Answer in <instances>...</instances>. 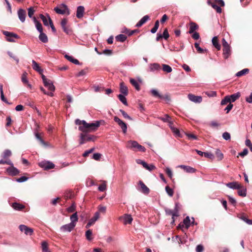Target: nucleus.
Returning a JSON list of instances; mask_svg holds the SVG:
<instances>
[{
	"label": "nucleus",
	"mask_w": 252,
	"mask_h": 252,
	"mask_svg": "<svg viewBox=\"0 0 252 252\" xmlns=\"http://www.w3.org/2000/svg\"><path fill=\"white\" fill-rule=\"evenodd\" d=\"M32 68L37 72L41 73L43 71L39 64L34 60L32 61Z\"/></svg>",
	"instance_id": "7c9ffc66"
},
{
	"label": "nucleus",
	"mask_w": 252,
	"mask_h": 252,
	"mask_svg": "<svg viewBox=\"0 0 252 252\" xmlns=\"http://www.w3.org/2000/svg\"><path fill=\"white\" fill-rule=\"evenodd\" d=\"M165 171L168 176L171 179L173 176L172 170L169 167H166Z\"/></svg>",
	"instance_id": "69168bd1"
},
{
	"label": "nucleus",
	"mask_w": 252,
	"mask_h": 252,
	"mask_svg": "<svg viewBox=\"0 0 252 252\" xmlns=\"http://www.w3.org/2000/svg\"><path fill=\"white\" fill-rule=\"evenodd\" d=\"M151 93H152V95L155 97H157L161 99L163 97V96L160 94L158 91L156 89H152L151 90Z\"/></svg>",
	"instance_id": "37998d69"
},
{
	"label": "nucleus",
	"mask_w": 252,
	"mask_h": 252,
	"mask_svg": "<svg viewBox=\"0 0 252 252\" xmlns=\"http://www.w3.org/2000/svg\"><path fill=\"white\" fill-rule=\"evenodd\" d=\"M120 92L124 94L125 95H127L128 94V90L127 87L125 85L124 82H121L120 83Z\"/></svg>",
	"instance_id": "b1692460"
},
{
	"label": "nucleus",
	"mask_w": 252,
	"mask_h": 252,
	"mask_svg": "<svg viewBox=\"0 0 252 252\" xmlns=\"http://www.w3.org/2000/svg\"><path fill=\"white\" fill-rule=\"evenodd\" d=\"M228 103H231L228 95H226L224 97L223 99L221 100L220 104L221 105H223L226 104Z\"/></svg>",
	"instance_id": "de8ad7c7"
},
{
	"label": "nucleus",
	"mask_w": 252,
	"mask_h": 252,
	"mask_svg": "<svg viewBox=\"0 0 252 252\" xmlns=\"http://www.w3.org/2000/svg\"><path fill=\"white\" fill-rule=\"evenodd\" d=\"M2 88H3L2 85L0 84V98H1V99L3 102H5V103H6L7 104H10V103H9L8 102L7 99L4 97Z\"/></svg>",
	"instance_id": "ea45409f"
},
{
	"label": "nucleus",
	"mask_w": 252,
	"mask_h": 252,
	"mask_svg": "<svg viewBox=\"0 0 252 252\" xmlns=\"http://www.w3.org/2000/svg\"><path fill=\"white\" fill-rule=\"evenodd\" d=\"M28 16L30 18H33L32 16L34 14V10L32 7L28 8Z\"/></svg>",
	"instance_id": "774afa93"
},
{
	"label": "nucleus",
	"mask_w": 252,
	"mask_h": 252,
	"mask_svg": "<svg viewBox=\"0 0 252 252\" xmlns=\"http://www.w3.org/2000/svg\"><path fill=\"white\" fill-rule=\"evenodd\" d=\"M27 73L26 72H24L22 75L21 80L22 82L24 84L28 83V80L27 77Z\"/></svg>",
	"instance_id": "e2e57ef3"
},
{
	"label": "nucleus",
	"mask_w": 252,
	"mask_h": 252,
	"mask_svg": "<svg viewBox=\"0 0 252 252\" xmlns=\"http://www.w3.org/2000/svg\"><path fill=\"white\" fill-rule=\"evenodd\" d=\"M120 112L121 113V114H122V115L123 116V117L125 118V119H127L129 120H132V119L131 117H130L125 111H124L122 109H120Z\"/></svg>",
	"instance_id": "4d7b16f0"
},
{
	"label": "nucleus",
	"mask_w": 252,
	"mask_h": 252,
	"mask_svg": "<svg viewBox=\"0 0 252 252\" xmlns=\"http://www.w3.org/2000/svg\"><path fill=\"white\" fill-rule=\"evenodd\" d=\"M241 94L239 92H237L236 93L230 95H228L229 99H230L231 102H233L235 101L237 99H238Z\"/></svg>",
	"instance_id": "72a5a7b5"
},
{
	"label": "nucleus",
	"mask_w": 252,
	"mask_h": 252,
	"mask_svg": "<svg viewBox=\"0 0 252 252\" xmlns=\"http://www.w3.org/2000/svg\"><path fill=\"white\" fill-rule=\"evenodd\" d=\"M19 228L22 232H24L26 235L31 236L33 233V229L26 225L21 224L19 226Z\"/></svg>",
	"instance_id": "0eeeda50"
},
{
	"label": "nucleus",
	"mask_w": 252,
	"mask_h": 252,
	"mask_svg": "<svg viewBox=\"0 0 252 252\" xmlns=\"http://www.w3.org/2000/svg\"><path fill=\"white\" fill-rule=\"evenodd\" d=\"M222 137L225 140H229L231 138L230 134L228 132H225L222 134Z\"/></svg>",
	"instance_id": "052dcab7"
},
{
	"label": "nucleus",
	"mask_w": 252,
	"mask_h": 252,
	"mask_svg": "<svg viewBox=\"0 0 252 252\" xmlns=\"http://www.w3.org/2000/svg\"><path fill=\"white\" fill-rule=\"evenodd\" d=\"M231 54L230 47L223 48V55L225 59H227Z\"/></svg>",
	"instance_id": "2f4dec72"
},
{
	"label": "nucleus",
	"mask_w": 252,
	"mask_h": 252,
	"mask_svg": "<svg viewBox=\"0 0 252 252\" xmlns=\"http://www.w3.org/2000/svg\"><path fill=\"white\" fill-rule=\"evenodd\" d=\"M126 95L122 94H119L118 96L119 100L126 106H127L128 104L127 102Z\"/></svg>",
	"instance_id": "e433bc0d"
},
{
	"label": "nucleus",
	"mask_w": 252,
	"mask_h": 252,
	"mask_svg": "<svg viewBox=\"0 0 252 252\" xmlns=\"http://www.w3.org/2000/svg\"><path fill=\"white\" fill-rule=\"evenodd\" d=\"M183 222L187 228H188L190 225V220L189 217L187 216L183 220Z\"/></svg>",
	"instance_id": "09e8293b"
},
{
	"label": "nucleus",
	"mask_w": 252,
	"mask_h": 252,
	"mask_svg": "<svg viewBox=\"0 0 252 252\" xmlns=\"http://www.w3.org/2000/svg\"><path fill=\"white\" fill-rule=\"evenodd\" d=\"M28 179V178L25 176H22L19 178L16 179V181L18 183H23L26 181Z\"/></svg>",
	"instance_id": "338daca9"
},
{
	"label": "nucleus",
	"mask_w": 252,
	"mask_h": 252,
	"mask_svg": "<svg viewBox=\"0 0 252 252\" xmlns=\"http://www.w3.org/2000/svg\"><path fill=\"white\" fill-rule=\"evenodd\" d=\"M144 167L147 170L151 171L156 168V167L153 164H148L146 163V165Z\"/></svg>",
	"instance_id": "bf43d9fd"
},
{
	"label": "nucleus",
	"mask_w": 252,
	"mask_h": 252,
	"mask_svg": "<svg viewBox=\"0 0 252 252\" xmlns=\"http://www.w3.org/2000/svg\"><path fill=\"white\" fill-rule=\"evenodd\" d=\"M7 54L10 58H12L14 60H15L17 63H19V60L18 58L14 55V54L12 52H11L10 51H8Z\"/></svg>",
	"instance_id": "603ef678"
},
{
	"label": "nucleus",
	"mask_w": 252,
	"mask_h": 252,
	"mask_svg": "<svg viewBox=\"0 0 252 252\" xmlns=\"http://www.w3.org/2000/svg\"><path fill=\"white\" fill-rule=\"evenodd\" d=\"M188 98L189 100L196 103H199L202 100V98L201 96H196L192 94H189Z\"/></svg>",
	"instance_id": "f8f14e48"
},
{
	"label": "nucleus",
	"mask_w": 252,
	"mask_h": 252,
	"mask_svg": "<svg viewBox=\"0 0 252 252\" xmlns=\"http://www.w3.org/2000/svg\"><path fill=\"white\" fill-rule=\"evenodd\" d=\"M167 123H168L169 126L172 130H173L174 132H175L176 134H179V131L177 129L173 127L172 125L173 123L172 121L170 120L169 122H168Z\"/></svg>",
	"instance_id": "6e6d98bb"
},
{
	"label": "nucleus",
	"mask_w": 252,
	"mask_h": 252,
	"mask_svg": "<svg viewBox=\"0 0 252 252\" xmlns=\"http://www.w3.org/2000/svg\"><path fill=\"white\" fill-rule=\"evenodd\" d=\"M67 20L66 19H63L61 22V25L63 29V31L64 32H65L67 34H70L71 32V31L70 29H69L67 27H66V25L67 24Z\"/></svg>",
	"instance_id": "4468645a"
},
{
	"label": "nucleus",
	"mask_w": 252,
	"mask_h": 252,
	"mask_svg": "<svg viewBox=\"0 0 252 252\" xmlns=\"http://www.w3.org/2000/svg\"><path fill=\"white\" fill-rule=\"evenodd\" d=\"M75 227V226L73 225V224L69 223L68 224L62 225L60 227V231L63 232H70L73 229H74Z\"/></svg>",
	"instance_id": "9d476101"
},
{
	"label": "nucleus",
	"mask_w": 252,
	"mask_h": 252,
	"mask_svg": "<svg viewBox=\"0 0 252 252\" xmlns=\"http://www.w3.org/2000/svg\"><path fill=\"white\" fill-rule=\"evenodd\" d=\"M238 194L239 195L243 197H245L247 195V189L246 188L242 187L240 189H238Z\"/></svg>",
	"instance_id": "58836bf2"
},
{
	"label": "nucleus",
	"mask_w": 252,
	"mask_h": 252,
	"mask_svg": "<svg viewBox=\"0 0 252 252\" xmlns=\"http://www.w3.org/2000/svg\"><path fill=\"white\" fill-rule=\"evenodd\" d=\"M208 3L209 5H211V6L215 9H216V11L219 13H220L221 12V8L218 6L217 5L215 4V3H211L210 1H208Z\"/></svg>",
	"instance_id": "a19ab883"
},
{
	"label": "nucleus",
	"mask_w": 252,
	"mask_h": 252,
	"mask_svg": "<svg viewBox=\"0 0 252 252\" xmlns=\"http://www.w3.org/2000/svg\"><path fill=\"white\" fill-rule=\"evenodd\" d=\"M216 155L219 160H221L223 158V155L219 149L216 151Z\"/></svg>",
	"instance_id": "3c124183"
},
{
	"label": "nucleus",
	"mask_w": 252,
	"mask_h": 252,
	"mask_svg": "<svg viewBox=\"0 0 252 252\" xmlns=\"http://www.w3.org/2000/svg\"><path fill=\"white\" fill-rule=\"evenodd\" d=\"M165 213L167 215H171L172 216V223L174 222V217H178V215H176V213L174 212V210L169 209H165Z\"/></svg>",
	"instance_id": "cd10ccee"
},
{
	"label": "nucleus",
	"mask_w": 252,
	"mask_h": 252,
	"mask_svg": "<svg viewBox=\"0 0 252 252\" xmlns=\"http://www.w3.org/2000/svg\"><path fill=\"white\" fill-rule=\"evenodd\" d=\"M114 120L116 122L119 126L121 128L122 131L124 133H126L127 132V126L126 123L123 122L122 120L117 116L114 117Z\"/></svg>",
	"instance_id": "423d86ee"
},
{
	"label": "nucleus",
	"mask_w": 252,
	"mask_h": 252,
	"mask_svg": "<svg viewBox=\"0 0 252 252\" xmlns=\"http://www.w3.org/2000/svg\"><path fill=\"white\" fill-rule=\"evenodd\" d=\"M150 19V17L146 15L144 16L142 19L136 24L135 27L139 28L144 24L147 21Z\"/></svg>",
	"instance_id": "6ab92c4d"
},
{
	"label": "nucleus",
	"mask_w": 252,
	"mask_h": 252,
	"mask_svg": "<svg viewBox=\"0 0 252 252\" xmlns=\"http://www.w3.org/2000/svg\"><path fill=\"white\" fill-rule=\"evenodd\" d=\"M42 79L44 86L47 88L49 91L54 92L55 87L53 85V82L50 80L47 79L43 75L42 76Z\"/></svg>",
	"instance_id": "39448f33"
},
{
	"label": "nucleus",
	"mask_w": 252,
	"mask_h": 252,
	"mask_svg": "<svg viewBox=\"0 0 252 252\" xmlns=\"http://www.w3.org/2000/svg\"><path fill=\"white\" fill-rule=\"evenodd\" d=\"M159 119L164 122H168L171 120V117L168 115L166 114L163 117H160Z\"/></svg>",
	"instance_id": "680f3d73"
},
{
	"label": "nucleus",
	"mask_w": 252,
	"mask_h": 252,
	"mask_svg": "<svg viewBox=\"0 0 252 252\" xmlns=\"http://www.w3.org/2000/svg\"><path fill=\"white\" fill-rule=\"evenodd\" d=\"M38 165L45 170L53 169L55 167V164L53 162L45 160L39 162Z\"/></svg>",
	"instance_id": "7ed1b4c3"
},
{
	"label": "nucleus",
	"mask_w": 252,
	"mask_h": 252,
	"mask_svg": "<svg viewBox=\"0 0 252 252\" xmlns=\"http://www.w3.org/2000/svg\"><path fill=\"white\" fill-rule=\"evenodd\" d=\"M86 238L88 240L91 241L92 240V238L91 237L92 235V231L91 230H88L85 233Z\"/></svg>",
	"instance_id": "13d9d810"
},
{
	"label": "nucleus",
	"mask_w": 252,
	"mask_h": 252,
	"mask_svg": "<svg viewBox=\"0 0 252 252\" xmlns=\"http://www.w3.org/2000/svg\"><path fill=\"white\" fill-rule=\"evenodd\" d=\"M165 191L169 196L172 197L173 195V193H174L173 190V189L170 188L169 186H166Z\"/></svg>",
	"instance_id": "8fccbe9b"
},
{
	"label": "nucleus",
	"mask_w": 252,
	"mask_h": 252,
	"mask_svg": "<svg viewBox=\"0 0 252 252\" xmlns=\"http://www.w3.org/2000/svg\"><path fill=\"white\" fill-rule=\"evenodd\" d=\"M84 10V7L83 6H79L77 7L76 11V17L80 19L83 17Z\"/></svg>",
	"instance_id": "aec40b11"
},
{
	"label": "nucleus",
	"mask_w": 252,
	"mask_h": 252,
	"mask_svg": "<svg viewBox=\"0 0 252 252\" xmlns=\"http://www.w3.org/2000/svg\"><path fill=\"white\" fill-rule=\"evenodd\" d=\"M194 46H195V48L196 49V50H197L198 52L199 53H204V51H207V50H204L203 49H202V48H201L200 46H199V45L198 43H194Z\"/></svg>",
	"instance_id": "5fc2aeb1"
},
{
	"label": "nucleus",
	"mask_w": 252,
	"mask_h": 252,
	"mask_svg": "<svg viewBox=\"0 0 252 252\" xmlns=\"http://www.w3.org/2000/svg\"><path fill=\"white\" fill-rule=\"evenodd\" d=\"M138 143L136 141L129 140L128 141V145L127 148L132 149L133 151H136Z\"/></svg>",
	"instance_id": "f3484780"
},
{
	"label": "nucleus",
	"mask_w": 252,
	"mask_h": 252,
	"mask_svg": "<svg viewBox=\"0 0 252 252\" xmlns=\"http://www.w3.org/2000/svg\"><path fill=\"white\" fill-rule=\"evenodd\" d=\"M120 220H123V223L125 225L127 224H131L133 219L130 215L125 214L123 216H121L119 218Z\"/></svg>",
	"instance_id": "1a4fd4ad"
},
{
	"label": "nucleus",
	"mask_w": 252,
	"mask_h": 252,
	"mask_svg": "<svg viewBox=\"0 0 252 252\" xmlns=\"http://www.w3.org/2000/svg\"><path fill=\"white\" fill-rule=\"evenodd\" d=\"M87 69H83V70H81L80 71H79L77 73L76 76L77 77H80V76L86 75L87 74Z\"/></svg>",
	"instance_id": "0e129e2a"
},
{
	"label": "nucleus",
	"mask_w": 252,
	"mask_h": 252,
	"mask_svg": "<svg viewBox=\"0 0 252 252\" xmlns=\"http://www.w3.org/2000/svg\"><path fill=\"white\" fill-rule=\"evenodd\" d=\"M32 20L35 24L36 30L39 32H43V29L41 24L37 21L35 17H33Z\"/></svg>",
	"instance_id": "5701e85b"
},
{
	"label": "nucleus",
	"mask_w": 252,
	"mask_h": 252,
	"mask_svg": "<svg viewBox=\"0 0 252 252\" xmlns=\"http://www.w3.org/2000/svg\"><path fill=\"white\" fill-rule=\"evenodd\" d=\"M95 137L93 135H88L86 133H81L80 134L79 144L83 145L87 142L94 141Z\"/></svg>",
	"instance_id": "f03ea898"
},
{
	"label": "nucleus",
	"mask_w": 252,
	"mask_h": 252,
	"mask_svg": "<svg viewBox=\"0 0 252 252\" xmlns=\"http://www.w3.org/2000/svg\"><path fill=\"white\" fill-rule=\"evenodd\" d=\"M115 38L117 41L123 42L126 39L127 37L124 34H120L117 35Z\"/></svg>",
	"instance_id": "4c0bfd02"
},
{
	"label": "nucleus",
	"mask_w": 252,
	"mask_h": 252,
	"mask_svg": "<svg viewBox=\"0 0 252 252\" xmlns=\"http://www.w3.org/2000/svg\"><path fill=\"white\" fill-rule=\"evenodd\" d=\"M18 16L19 20L22 23L25 21V18L26 16V12L23 9H20L18 11Z\"/></svg>",
	"instance_id": "dca6fc26"
},
{
	"label": "nucleus",
	"mask_w": 252,
	"mask_h": 252,
	"mask_svg": "<svg viewBox=\"0 0 252 252\" xmlns=\"http://www.w3.org/2000/svg\"><path fill=\"white\" fill-rule=\"evenodd\" d=\"M2 33L6 37V40L9 42H15V38H19V35L13 32L3 31Z\"/></svg>",
	"instance_id": "20e7f679"
},
{
	"label": "nucleus",
	"mask_w": 252,
	"mask_h": 252,
	"mask_svg": "<svg viewBox=\"0 0 252 252\" xmlns=\"http://www.w3.org/2000/svg\"><path fill=\"white\" fill-rule=\"evenodd\" d=\"M6 172L9 175L15 176L20 173V171L14 166H9L6 169Z\"/></svg>",
	"instance_id": "6e6552de"
},
{
	"label": "nucleus",
	"mask_w": 252,
	"mask_h": 252,
	"mask_svg": "<svg viewBox=\"0 0 252 252\" xmlns=\"http://www.w3.org/2000/svg\"><path fill=\"white\" fill-rule=\"evenodd\" d=\"M12 155L11 151L10 150L6 149L3 152L1 157L3 158L6 159Z\"/></svg>",
	"instance_id": "c9c22d12"
},
{
	"label": "nucleus",
	"mask_w": 252,
	"mask_h": 252,
	"mask_svg": "<svg viewBox=\"0 0 252 252\" xmlns=\"http://www.w3.org/2000/svg\"><path fill=\"white\" fill-rule=\"evenodd\" d=\"M249 72V69L248 68H245L243 69L240 71H238L236 74V76L237 77H240L242 75H244L246 74V73H248Z\"/></svg>",
	"instance_id": "c03bdc74"
},
{
	"label": "nucleus",
	"mask_w": 252,
	"mask_h": 252,
	"mask_svg": "<svg viewBox=\"0 0 252 252\" xmlns=\"http://www.w3.org/2000/svg\"><path fill=\"white\" fill-rule=\"evenodd\" d=\"M99 213L98 212H96L95 213L94 216L91 219L89 220L93 223L94 224L95 222L99 219Z\"/></svg>",
	"instance_id": "49530a36"
},
{
	"label": "nucleus",
	"mask_w": 252,
	"mask_h": 252,
	"mask_svg": "<svg viewBox=\"0 0 252 252\" xmlns=\"http://www.w3.org/2000/svg\"><path fill=\"white\" fill-rule=\"evenodd\" d=\"M212 42L213 45L215 47V48L218 50H220L221 48V46L220 44L219 43L218 37L217 36H214L213 37L212 39Z\"/></svg>",
	"instance_id": "bb28decb"
},
{
	"label": "nucleus",
	"mask_w": 252,
	"mask_h": 252,
	"mask_svg": "<svg viewBox=\"0 0 252 252\" xmlns=\"http://www.w3.org/2000/svg\"><path fill=\"white\" fill-rule=\"evenodd\" d=\"M130 82L132 84V85L135 88V89L137 91H139L140 88L139 85L137 81L134 79L131 78L130 79Z\"/></svg>",
	"instance_id": "f704fd0d"
},
{
	"label": "nucleus",
	"mask_w": 252,
	"mask_h": 252,
	"mask_svg": "<svg viewBox=\"0 0 252 252\" xmlns=\"http://www.w3.org/2000/svg\"><path fill=\"white\" fill-rule=\"evenodd\" d=\"M61 6L63 7L64 9H61L59 8L58 7H56L54 8V10L56 11V13H57L58 14H64L66 13V11H67V14L68 15L69 14V9H68L67 6H66V5H65L64 3H62L61 5Z\"/></svg>",
	"instance_id": "9b49d317"
},
{
	"label": "nucleus",
	"mask_w": 252,
	"mask_h": 252,
	"mask_svg": "<svg viewBox=\"0 0 252 252\" xmlns=\"http://www.w3.org/2000/svg\"><path fill=\"white\" fill-rule=\"evenodd\" d=\"M139 185L140 188L138 190L144 194H148L150 192L149 189L141 181L139 182Z\"/></svg>",
	"instance_id": "ddd939ff"
},
{
	"label": "nucleus",
	"mask_w": 252,
	"mask_h": 252,
	"mask_svg": "<svg viewBox=\"0 0 252 252\" xmlns=\"http://www.w3.org/2000/svg\"><path fill=\"white\" fill-rule=\"evenodd\" d=\"M161 68L159 64L158 63H153L149 64V69L150 71L154 72L158 71Z\"/></svg>",
	"instance_id": "412c9836"
},
{
	"label": "nucleus",
	"mask_w": 252,
	"mask_h": 252,
	"mask_svg": "<svg viewBox=\"0 0 252 252\" xmlns=\"http://www.w3.org/2000/svg\"><path fill=\"white\" fill-rule=\"evenodd\" d=\"M198 26L196 23H195L194 22H191L190 23V26H189V34H191L192 33H193V32H194V31L195 30H198Z\"/></svg>",
	"instance_id": "a878e982"
},
{
	"label": "nucleus",
	"mask_w": 252,
	"mask_h": 252,
	"mask_svg": "<svg viewBox=\"0 0 252 252\" xmlns=\"http://www.w3.org/2000/svg\"><path fill=\"white\" fill-rule=\"evenodd\" d=\"M34 135L37 140L39 141L40 143L44 147H47L48 144L46 142H45L42 138L40 136L38 132H34Z\"/></svg>",
	"instance_id": "c756f323"
},
{
	"label": "nucleus",
	"mask_w": 252,
	"mask_h": 252,
	"mask_svg": "<svg viewBox=\"0 0 252 252\" xmlns=\"http://www.w3.org/2000/svg\"><path fill=\"white\" fill-rule=\"evenodd\" d=\"M98 190L100 191H104L106 189V182L103 181V183L98 187Z\"/></svg>",
	"instance_id": "864d4df0"
},
{
	"label": "nucleus",
	"mask_w": 252,
	"mask_h": 252,
	"mask_svg": "<svg viewBox=\"0 0 252 252\" xmlns=\"http://www.w3.org/2000/svg\"><path fill=\"white\" fill-rule=\"evenodd\" d=\"M40 17L45 26H48L50 24V21H52V20L48 15H47V16L46 17L43 14H40Z\"/></svg>",
	"instance_id": "a211bd4d"
},
{
	"label": "nucleus",
	"mask_w": 252,
	"mask_h": 252,
	"mask_svg": "<svg viewBox=\"0 0 252 252\" xmlns=\"http://www.w3.org/2000/svg\"><path fill=\"white\" fill-rule=\"evenodd\" d=\"M100 126V121H97L94 123H87L85 121L83 122V126H79L78 129L83 132L95 131Z\"/></svg>",
	"instance_id": "f257e3e1"
},
{
	"label": "nucleus",
	"mask_w": 252,
	"mask_h": 252,
	"mask_svg": "<svg viewBox=\"0 0 252 252\" xmlns=\"http://www.w3.org/2000/svg\"><path fill=\"white\" fill-rule=\"evenodd\" d=\"M70 219L71 220V222L70 223L73 224V225L76 226V222L78 221V218L77 213H74L73 215H72L70 217Z\"/></svg>",
	"instance_id": "473e14b6"
},
{
	"label": "nucleus",
	"mask_w": 252,
	"mask_h": 252,
	"mask_svg": "<svg viewBox=\"0 0 252 252\" xmlns=\"http://www.w3.org/2000/svg\"><path fill=\"white\" fill-rule=\"evenodd\" d=\"M41 248L42 252H49L48 244L46 241H43L41 243Z\"/></svg>",
	"instance_id": "a18cd8bd"
},
{
	"label": "nucleus",
	"mask_w": 252,
	"mask_h": 252,
	"mask_svg": "<svg viewBox=\"0 0 252 252\" xmlns=\"http://www.w3.org/2000/svg\"><path fill=\"white\" fill-rule=\"evenodd\" d=\"M179 167L183 169L188 173H194L196 171V170L194 168L189 166L181 165L179 166Z\"/></svg>",
	"instance_id": "393cba45"
},
{
	"label": "nucleus",
	"mask_w": 252,
	"mask_h": 252,
	"mask_svg": "<svg viewBox=\"0 0 252 252\" xmlns=\"http://www.w3.org/2000/svg\"><path fill=\"white\" fill-rule=\"evenodd\" d=\"M226 186L228 188L233 189H240L242 188V186L236 182H233L227 183L226 184Z\"/></svg>",
	"instance_id": "2eb2a0df"
},
{
	"label": "nucleus",
	"mask_w": 252,
	"mask_h": 252,
	"mask_svg": "<svg viewBox=\"0 0 252 252\" xmlns=\"http://www.w3.org/2000/svg\"><path fill=\"white\" fill-rule=\"evenodd\" d=\"M11 207L16 211H21L25 208L24 205L17 202L12 203Z\"/></svg>",
	"instance_id": "4be33fe9"
},
{
	"label": "nucleus",
	"mask_w": 252,
	"mask_h": 252,
	"mask_svg": "<svg viewBox=\"0 0 252 252\" xmlns=\"http://www.w3.org/2000/svg\"><path fill=\"white\" fill-rule=\"evenodd\" d=\"M162 70L166 73H170L172 71V68L168 65L162 64Z\"/></svg>",
	"instance_id": "79ce46f5"
},
{
	"label": "nucleus",
	"mask_w": 252,
	"mask_h": 252,
	"mask_svg": "<svg viewBox=\"0 0 252 252\" xmlns=\"http://www.w3.org/2000/svg\"><path fill=\"white\" fill-rule=\"evenodd\" d=\"M39 39L43 43H47L48 41V37L43 32H40L38 36Z\"/></svg>",
	"instance_id": "c85d7f7f"
}]
</instances>
